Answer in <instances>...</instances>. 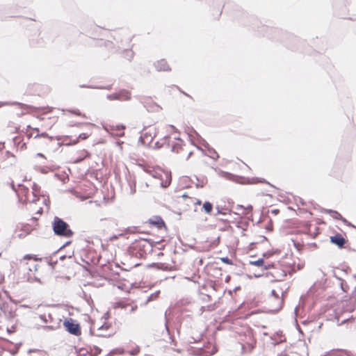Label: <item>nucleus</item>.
<instances>
[{"label":"nucleus","instance_id":"de8ad7c7","mask_svg":"<svg viewBox=\"0 0 356 356\" xmlns=\"http://www.w3.org/2000/svg\"><path fill=\"white\" fill-rule=\"evenodd\" d=\"M270 301L271 306H270V308L269 309V312L271 313V314H275L270 309L276 306V302H274L273 300H272V298H270Z\"/></svg>","mask_w":356,"mask_h":356},{"label":"nucleus","instance_id":"69168bd1","mask_svg":"<svg viewBox=\"0 0 356 356\" xmlns=\"http://www.w3.org/2000/svg\"><path fill=\"white\" fill-rule=\"evenodd\" d=\"M293 241V245L297 248L298 249L299 246L300 245V243L298 242H296L294 241Z\"/></svg>","mask_w":356,"mask_h":356},{"label":"nucleus","instance_id":"4468645a","mask_svg":"<svg viewBox=\"0 0 356 356\" xmlns=\"http://www.w3.org/2000/svg\"><path fill=\"white\" fill-rule=\"evenodd\" d=\"M195 179L197 181V183L195 185L197 188H203L208 181L207 177L204 175H201L200 177L195 176Z\"/></svg>","mask_w":356,"mask_h":356},{"label":"nucleus","instance_id":"4be33fe9","mask_svg":"<svg viewBox=\"0 0 356 356\" xmlns=\"http://www.w3.org/2000/svg\"><path fill=\"white\" fill-rule=\"evenodd\" d=\"M36 170H39L42 174H47L49 171H53L54 168L48 166H39L37 167Z\"/></svg>","mask_w":356,"mask_h":356},{"label":"nucleus","instance_id":"c85d7f7f","mask_svg":"<svg viewBox=\"0 0 356 356\" xmlns=\"http://www.w3.org/2000/svg\"><path fill=\"white\" fill-rule=\"evenodd\" d=\"M159 294H160V291H155L154 293L150 294L148 296L147 301L150 302V301L156 300L159 296Z\"/></svg>","mask_w":356,"mask_h":356},{"label":"nucleus","instance_id":"c756f323","mask_svg":"<svg viewBox=\"0 0 356 356\" xmlns=\"http://www.w3.org/2000/svg\"><path fill=\"white\" fill-rule=\"evenodd\" d=\"M148 137H150L149 143H152L153 140V137H152L150 134L145 133L143 136H141L139 138V141H140L142 143H145V139H147Z\"/></svg>","mask_w":356,"mask_h":356},{"label":"nucleus","instance_id":"7c9ffc66","mask_svg":"<svg viewBox=\"0 0 356 356\" xmlns=\"http://www.w3.org/2000/svg\"><path fill=\"white\" fill-rule=\"evenodd\" d=\"M220 173L222 177H223L227 179H232V177H234V175H232V173L228 172H225V171L221 170Z\"/></svg>","mask_w":356,"mask_h":356},{"label":"nucleus","instance_id":"a211bd4d","mask_svg":"<svg viewBox=\"0 0 356 356\" xmlns=\"http://www.w3.org/2000/svg\"><path fill=\"white\" fill-rule=\"evenodd\" d=\"M17 187L19 188L18 192L19 193V195L21 194L26 195L29 193V188L26 186H25L24 185H23L22 184H19L17 185ZM18 198H19V201H22V199L20 197Z\"/></svg>","mask_w":356,"mask_h":356},{"label":"nucleus","instance_id":"5701e85b","mask_svg":"<svg viewBox=\"0 0 356 356\" xmlns=\"http://www.w3.org/2000/svg\"><path fill=\"white\" fill-rule=\"evenodd\" d=\"M208 156L214 159V160H217L218 158H219V155L217 153V152L212 147H211L210 149H209L208 150Z\"/></svg>","mask_w":356,"mask_h":356},{"label":"nucleus","instance_id":"39448f33","mask_svg":"<svg viewBox=\"0 0 356 356\" xmlns=\"http://www.w3.org/2000/svg\"><path fill=\"white\" fill-rule=\"evenodd\" d=\"M271 296L272 300L276 302V306L272 308L270 310L274 313H277L282 308L284 305V299L283 298H280L279 295L275 290H272Z\"/></svg>","mask_w":356,"mask_h":356},{"label":"nucleus","instance_id":"3c124183","mask_svg":"<svg viewBox=\"0 0 356 356\" xmlns=\"http://www.w3.org/2000/svg\"><path fill=\"white\" fill-rule=\"evenodd\" d=\"M57 264V260L56 261H53L52 259L50 260V261L49 262V264L54 268V266L56 265Z\"/></svg>","mask_w":356,"mask_h":356},{"label":"nucleus","instance_id":"603ef678","mask_svg":"<svg viewBox=\"0 0 356 356\" xmlns=\"http://www.w3.org/2000/svg\"><path fill=\"white\" fill-rule=\"evenodd\" d=\"M203 146L208 150L209 149L211 148L210 145H209V143L204 140L203 143H202Z\"/></svg>","mask_w":356,"mask_h":356},{"label":"nucleus","instance_id":"dca6fc26","mask_svg":"<svg viewBox=\"0 0 356 356\" xmlns=\"http://www.w3.org/2000/svg\"><path fill=\"white\" fill-rule=\"evenodd\" d=\"M213 208V204L209 201H206L202 205V210L207 214L211 213Z\"/></svg>","mask_w":356,"mask_h":356},{"label":"nucleus","instance_id":"052dcab7","mask_svg":"<svg viewBox=\"0 0 356 356\" xmlns=\"http://www.w3.org/2000/svg\"><path fill=\"white\" fill-rule=\"evenodd\" d=\"M71 243H72V241H68L65 242V243L64 245H63L60 248L59 250H61L62 248H65V247L67 246V245H70Z\"/></svg>","mask_w":356,"mask_h":356},{"label":"nucleus","instance_id":"6ab92c4d","mask_svg":"<svg viewBox=\"0 0 356 356\" xmlns=\"http://www.w3.org/2000/svg\"><path fill=\"white\" fill-rule=\"evenodd\" d=\"M147 172L156 179H159L160 180L163 179L162 174L154 169L149 170Z\"/></svg>","mask_w":356,"mask_h":356},{"label":"nucleus","instance_id":"a878e982","mask_svg":"<svg viewBox=\"0 0 356 356\" xmlns=\"http://www.w3.org/2000/svg\"><path fill=\"white\" fill-rule=\"evenodd\" d=\"M249 264L252 266H264V258H259V259L256 261H250Z\"/></svg>","mask_w":356,"mask_h":356},{"label":"nucleus","instance_id":"bb28decb","mask_svg":"<svg viewBox=\"0 0 356 356\" xmlns=\"http://www.w3.org/2000/svg\"><path fill=\"white\" fill-rule=\"evenodd\" d=\"M89 137V134L87 133H82L80 134L78 138L73 140L72 144L75 145L80 140H85L87 139Z\"/></svg>","mask_w":356,"mask_h":356},{"label":"nucleus","instance_id":"f8f14e48","mask_svg":"<svg viewBox=\"0 0 356 356\" xmlns=\"http://www.w3.org/2000/svg\"><path fill=\"white\" fill-rule=\"evenodd\" d=\"M150 267L156 268L159 270H172V267L170 264H167L165 263H152L149 265Z\"/></svg>","mask_w":356,"mask_h":356},{"label":"nucleus","instance_id":"412c9836","mask_svg":"<svg viewBox=\"0 0 356 356\" xmlns=\"http://www.w3.org/2000/svg\"><path fill=\"white\" fill-rule=\"evenodd\" d=\"M76 353L77 354V356H86L88 354L90 353V348H79L76 349Z\"/></svg>","mask_w":356,"mask_h":356},{"label":"nucleus","instance_id":"680f3d73","mask_svg":"<svg viewBox=\"0 0 356 356\" xmlns=\"http://www.w3.org/2000/svg\"><path fill=\"white\" fill-rule=\"evenodd\" d=\"M177 89L181 92L183 93L184 95H186V97H188L190 98H192L191 95H189L188 94H187L186 92L182 91L178 86H177Z\"/></svg>","mask_w":356,"mask_h":356},{"label":"nucleus","instance_id":"1a4fd4ad","mask_svg":"<svg viewBox=\"0 0 356 356\" xmlns=\"http://www.w3.org/2000/svg\"><path fill=\"white\" fill-rule=\"evenodd\" d=\"M19 105L22 108L24 109H30L31 111H36L38 108L31 105H27L25 104L19 103L17 102H0V107L5 105Z\"/></svg>","mask_w":356,"mask_h":356},{"label":"nucleus","instance_id":"20e7f679","mask_svg":"<svg viewBox=\"0 0 356 356\" xmlns=\"http://www.w3.org/2000/svg\"><path fill=\"white\" fill-rule=\"evenodd\" d=\"M110 327H111V325L110 324L104 323L103 325H102L98 328V330H97L98 332L97 333H95V332L92 330V329L90 328V334L91 335H94V336H96V337H98L108 338V337H112L114 334V333L113 332L106 333V332H104V330H108Z\"/></svg>","mask_w":356,"mask_h":356},{"label":"nucleus","instance_id":"f257e3e1","mask_svg":"<svg viewBox=\"0 0 356 356\" xmlns=\"http://www.w3.org/2000/svg\"><path fill=\"white\" fill-rule=\"evenodd\" d=\"M152 245L149 240L141 238L134 242L127 249V252L131 257L145 258L147 250H152Z\"/></svg>","mask_w":356,"mask_h":356},{"label":"nucleus","instance_id":"37998d69","mask_svg":"<svg viewBox=\"0 0 356 356\" xmlns=\"http://www.w3.org/2000/svg\"><path fill=\"white\" fill-rule=\"evenodd\" d=\"M10 187H11V188H12V190H13V191H15V193H16V195H17V197H19V193L18 191L17 190L16 186H15V185L14 182H13V181H12V182L10 184Z\"/></svg>","mask_w":356,"mask_h":356},{"label":"nucleus","instance_id":"a19ab883","mask_svg":"<svg viewBox=\"0 0 356 356\" xmlns=\"http://www.w3.org/2000/svg\"><path fill=\"white\" fill-rule=\"evenodd\" d=\"M40 137L48 138L51 140H53V137L49 136L46 132H43L42 134H37V135L34 138H40Z\"/></svg>","mask_w":356,"mask_h":356},{"label":"nucleus","instance_id":"c03bdc74","mask_svg":"<svg viewBox=\"0 0 356 356\" xmlns=\"http://www.w3.org/2000/svg\"><path fill=\"white\" fill-rule=\"evenodd\" d=\"M343 223H345L346 225L350 226V227H353L354 228L356 229V227L353 225H352L350 222H348L346 218H344L343 216H342V218L340 219Z\"/></svg>","mask_w":356,"mask_h":356},{"label":"nucleus","instance_id":"f704fd0d","mask_svg":"<svg viewBox=\"0 0 356 356\" xmlns=\"http://www.w3.org/2000/svg\"><path fill=\"white\" fill-rule=\"evenodd\" d=\"M335 277L339 280H341V289H342L343 291L344 292H346L347 291V288H348V286L346 285V284H344L345 281L342 279H341L340 277H338L337 276H335Z\"/></svg>","mask_w":356,"mask_h":356},{"label":"nucleus","instance_id":"4c0bfd02","mask_svg":"<svg viewBox=\"0 0 356 356\" xmlns=\"http://www.w3.org/2000/svg\"><path fill=\"white\" fill-rule=\"evenodd\" d=\"M71 113H73L76 115H78V116H81L83 118H86V115L85 114H83L81 113V112L79 110V109H72V110H70L69 111Z\"/></svg>","mask_w":356,"mask_h":356},{"label":"nucleus","instance_id":"ddd939ff","mask_svg":"<svg viewBox=\"0 0 356 356\" xmlns=\"http://www.w3.org/2000/svg\"><path fill=\"white\" fill-rule=\"evenodd\" d=\"M170 136H165L163 138L162 142L157 141L155 143L154 148L156 149H159L161 148L165 144H167L168 146H170Z\"/></svg>","mask_w":356,"mask_h":356},{"label":"nucleus","instance_id":"49530a36","mask_svg":"<svg viewBox=\"0 0 356 356\" xmlns=\"http://www.w3.org/2000/svg\"><path fill=\"white\" fill-rule=\"evenodd\" d=\"M130 188H131V193L134 194L136 192V182L134 181L132 184L130 183Z\"/></svg>","mask_w":356,"mask_h":356},{"label":"nucleus","instance_id":"5fc2aeb1","mask_svg":"<svg viewBox=\"0 0 356 356\" xmlns=\"http://www.w3.org/2000/svg\"><path fill=\"white\" fill-rule=\"evenodd\" d=\"M31 258H35V255H32V254H26L24 256V259H30Z\"/></svg>","mask_w":356,"mask_h":356},{"label":"nucleus","instance_id":"72a5a7b5","mask_svg":"<svg viewBox=\"0 0 356 356\" xmlns=\"http://www.w3.org/2000/svg\"><path fill=\"white\" fill-rule=\"evenodd\" d=\"M32 189H33V195L34 196H36V193L38 192H39L40 190V186L38 184H37L36 183H33Z\"/></svg>","mask_w":356,"mask_h":356},{"label":"nucleus","instance_id":"f3484780","mask_svg":"<svg viewBox=\"0 0 356 356\" xmlns=\"http://www.w3.org/2000/svg\"><path fill=\"white\" fill-rule=\"evenodd\" d=\"M171 179H172L171 175L168 172H166L165 173V181H163V179L161 180V186L164 188L169 186V185L171 183Z\"/></svg>","mask_w":356,"mask_h":356},{"label":"nucleus","instance_id":"9b49d317","mask_svg":"<svg viewBox=\"0 0 356 356\" xmlns=\"http://www.w3.org/2000/svg\"><path fill=\"white\" fill-rule=\"evenodd\" d=\"M118 101H129L131 98V92L126 89H121L118 92Z\"/></svg>","mask_w":356,"mask_h":356},{"label":"nucleus","instance_id":"bf43d9fd","mask_svg":"<svg viewBox=\"0 0 356 356\" xmlns=\"http://www.w3.org/2000/svg\"><path fill=\"white\" fill-rule=\"evenodd\" d=\"M216 209H217V211H218L217 214H225V213H223V212L222 211V208H221V207H220L219 206H218V207H216Z\"/></svg>","mask_w":356,"mask_h":356},{"label":"nucleus","instance_id":"8fccbe9b","mask_svg":"<svg viewBox=\"0 0 356 356\" xmlns=\"http://www.w3.org/2000/svg\"><path fill=\"white\" fill-rule=\"evenodd\" d=\"M273 266H274V264L273 263L268 264L267 265H264V270H268V269H270V268H272Z\"/></svg>","mask_w":356,"mask_h":356},{"label":"nucleus","instance_id":"e433bc0d","mask_svg":"<svg viewBox=\"0 0 356 356\" xmlns=\"http://www.w3.org/2000/svg\"><path fill=\"white\" fill-rule=\"evenodd\" d=\"M139 352H140V348H139V346H136L134 349L129 350V354L132 356H136L139 353Z\"/></svg>","mask_w":356,"mask_h":356},{"label":"nucleus","instance_id":"0e129e2a","mask_svg":"<svg viewBox=\"0 0 356 356\" xmlns=\"http://www.w3.org/2000/svg\"><path fill=\"white\" fill-rule=\"evenodd\" d=\"M279 212H280L279 209H273V210L271 211V213H273V214H275V215L278 214V213H279Z\"/></svg>","mask_w":356,"mask_h":356},{"label":"nucleus","instance_id":"a18cd8bd","mask_svg":"<svg viewBox=\"0 0 356 356\" xmlns=\"http://www.w3.org/2000/svg\"><path fill=\"white\" fill-rule=\"evenodd\" d=\"M112 85H109L107 86H96L95 89H101V90H111Z\"/></svg>","mask_w":356,"mask_h":356},{"label":"nucleus","instance_id":"9d476101","mask_svg":"<svg viewBox=\"0 0 356 356\" xmlns=\"http://www.w3.org/2000/svg\"><path fill=\"white\" fill-rule=\"evenodd\" d=\"M155 68L157 71H170L171 69L165 59L158 60L154 63Z\"/></svg>","mask_w":356,"mask_h":356},{"label":"nucleus","instance_id":"79ce46f5","mask_svg":"<svg viewBox=\"0 0 356 356\" xmlns=\"http://www.w3.org/2000/svg\"><path fill=\"white\" fill-rule=\"evenodd\" d=\"M220 260L226 264H228V265H232L233 264V262L232 261V259H230L229 257H222L220 258Z\"/></svg>","mask_w":356,"mask_h":356},{"label":"nucleus","instance_id":"864d4df0","mask_svg":"<svg viewBox=\"0 0 356 356\" xmlns=\"http://www.w3.org/2000/svg\"><path fill=\"white\" fill-rule=\"evenodd\" d=\"M66 257L71 258L72 255H65H65H61V256H60L59 259L60 261H63Z\"/></svg>","mask_w":356,"mask_h":356},{"label":"nucleus","instance_id":"09e8293b","mask_svg":"<svg viewBox=\"0 0 356 356\" xmlns=\"http://www.w3.org/2000/svg\"><path fill=\"white\" fill-rule=\"evenodd\" d=\"M43 328L46 330H55V327H54L52 325H45V326H43Z\"/></svg>","mask_w":356,"mask_h":356},{"label":"nucleus","instance_id":"338daca9","mask_svg":"<svg viewBox=\"0 0 356 356\" xmlns=\"http://www.w3.org/2000/svg\"><path fill=\"white\" fill-rule=\"evenodd\" d=\"M252 209H253V207H252V205H248V206L245 208V209H247L248 211H251L252 210Z\"/></svg>","mask_w":356,"mask_h":356},{"label":"nucleus","instance_id":"774afa93","mask_svg":"<svg viewBox=\"0 0 356 356\" xmlns=\"http://www.w3.org/2000/svg\"><path fill=\"white\" fill-rule=\"evenodd\" d=\"M194 204H195V205H200V204H202V202H201V200H196V202H194Z\"/></svg>","mask_w":356,"mask_h":356},{"label":"nucleus","instance_id":"cd10ccee","mask_svg":"<svg viewBox=\"0 0 356 356\" xmlns=\"http://www.w3.org/2000/svg\"><path fill=\"white\" fill-rule=\"evenodd\" d=\"M54 176L60 181H62L63 184L66 183L69 180L68 175L64 174L63 175H60L58 173H56Z\"/></svg>","mask_w":356,"mask_h":356},{"label":"nucleus","instance_id":"0eeeda50","mask_svg":"<svg viewBox=\"0 0 356 356\" xmlns=\"http://www.w3.org/2000/svg\"><path fill=\"white\" fill-rule=\"evenodd\" d=\"M330 242L338 246L339 248H343L347 241L342 236L341 234H336L330 236Z\"/></svg>","mask_w":356,"mask_h":356},{"label":"nucleus","instance_id":"7ed1b4c3","mask_svg":"<svg viewBox=\"0 0 356 356\" xmlns=\"http://www.w3.org/2000/svg\"><path fill=\"white\" fill-rule=\"evenodd\" d=\"M63 326L65 330L72 335L78 337L81 334L80 324L72 318H65Z\"/></svg>","mask_w":356,"mask_h":356},{"label":"nucleus","instance_id":"393cba45","mask_svg":"<svg viewBox=\"0 0 356 356\" xmlns=\"http://www.w3.org/2000/svg\"><path fill=\"white\" fill-rule=\"evenodd\" d=\"M40 318L44 323H47L48 322H52L53 321V317L51 314H49L47 316L45 314H42L40 316Z\"/></svg>","mask_w":356,"mask_h":356},{"label":"nucleus","instance_id":"c9c22d12","mask_svg":"<svg viewBox=\"0 0 356 356\" xmlns=\"http://www.w3.org/2000/svg\"><path fill=\"white\" fill-rule=\"evenodd\" d=\"M92 349V355H94V356H97L102 352V349L96 346H94Z\"/></svg>","mask_w":356,"mask_h":356},{"label":"nucleus","instance_id":"e2e57ef3","mask_svg":"<svg viewBox=\"0 0 356 356\" xmlns=\"http://www.w3.org/2000/svg\"><path fill=\"white\" fill-rule=\"evenodd\" d=\"M177 89L181 92L183 93L184 95H186V97H188L190 98H192L191 95H189L188 94H187L186 92L182 91L178 86H177Z\"/></svg>","mask_w":356,"mask_h":356},{"label":"nucleus","instance_id":"473e14b6","mask_svg":"<svg viewBox=\"0 0 356 356\" xmlns=\"http://www.w3.org/2000/svg\"><path fill=\"white\" fill-rule=\"evenodd\" d=\"M181 149V146L179 143H174L172 145V152H173L178 153Z\"/></svg>","mask_w":356,"mask_h":356},{"label":"nucleus","instance_id":"b1692460","mask_svg":"<svg viewBox=\"0 0 356 356\" xmlns=\"http://www.w3.org/2000/svg\"><path fill=\"white\" fill-rule=\"evenodd\" d=\"M134 53L131 49H125L123 51V56L129 60H131L134 57Z\"/></svg>","mask_w":356,"mask_h":356},{"label":"nucleus","instance_id":"2eb2a0df","mask_svg":"<svg viewBox=\"0 0 356 356\" xmlns=\"http://www.w3.org/2000/svg\"><path fill=\"white\" fill-rule=\"evenodd\" d=\"M323 212L330 214L333 218L340 220L342 216L337 211L332 209H323Z\"/></svg>","mask_w":356,"mask_h":356},{"label":"nucleus","instance_id":"6e6d98bb","mask_svg":"<svg viewBox=\"0 0 356 356\" xmlns=\"http://www.w3.org/2000/svg\"><path fill=\"white\" fill-rule=\"evenodd\" d=\"M272 255L271 253L266 252L263 254V258H268Z\"/></svg>","mask_w":356,"mask_h":356},{"label":"nucleus","instance_id":"13d9d810","mask_svg":"<svg viewBox=\"0 0 356 356\" xmlns=\"http://www.w3.org/2000/svg\"><path fill=\"white\" fill-rule=\"evenodd\" d=\"M85 159V157H79L76 159L75 162L76 163H81V161H83V159Z\"/></svg>","mask_w":356,"mask_h":356},{"label":"nucleus","instance_id":"2f4dec72","mask_svg":"<svg viewBox=\"0 0 356 356\" xmlns=\"http://www.w3.org/2000/svg\"><path fill=\"white\" fill-rule=\"evenodd\" d=\"M106 98L108 100H111V101L118 100V99H120L118 97V92H114V93H112V94L107 95Z\"/></svg>","mask_w":356,"mask_h":356},{"label":"nucleus","instance_id":"ea45409f","mask_svg":"<svg viewBox=\"0 0 356 356\" xmlns=\"http://www.w3.org/2000/svg\"><path fill=\"white\" fill-rule=\"evenodd\" d=\"M165 330H166V331L168 332V335L169 337V339L171 340V342H175L174 337L171 335V334L170 332V330H169V327L168 326V321L167 320L165 321Z\"/></svg>","mask_w":356,"mask_h":356},{"label":"nucleus","instance_id":"423d86ee","mask_svg":"<svg viewBox=\"0 0 356 356\" xmlns=\"http://www.w3.org/2000/svg\"><path fill=\"white\" fill-rule=\"evenodd\" d=\"M195 352L197 356H211L217 352V349L215 346L209 344L205 348H198Z\"/></svg>","mask_w":356,"mask_h":356},{"label":"nucleus","instance_id":"aec40b11","mask_svg":"<svg viewBox=\"0 0 356 356\" xmlns=\"http://www.w3.org/2000/svg\"><path fill=\"white\" fill-rule=\"evenodd\" d=\"M250 184H257V183H265L268 185H270L271 187L275 188L273 185L270 184L268 181H267L266 179L263 178H259V177H253L252 178V181L250 182Z\"/></svg>","mask_w":356,"mask_h":356},{"label":"nucleus","instance_id":"58836bf2","mask_svg":"<svg viewBox=\"0 0 356 356\" xmlns=\"http://www.w3.org/2000/svg\"><path fill=\"white\" fill-rule=\"evenodd\" d=\"M125 129V126L123 125V124H120V125H117L116 126V130L118 131H122V133L121 134H118V136L121 137V136H123L124 134V132L123 131V130Z\"/></svg>","mask_w":356,"mask_h":356},{"label":"nucleus","instance_id":"6e6552de","mask_svg":"<svg viewBox=\"0 0 356 356\" xmlns=\"http://www.w3.org/2000/svg\"><path fill=\"white\" fill-rule=\"evenodd\" d=\"M149 222L152 225L157 227L158 229H161L162 227H165V223L163 218L159 216H155L153 218L149 219Z\"/></svg>","mask_w":356,"mask_h":356},{"label":"nucleus","instance_id":"4d7b16f0","mask_svg":"<svg viewBox=\"0 0 356 356\" xmlns=\"http://www.w3.org/2000/svg\"><path fill=\"white\" fill-rule=\"evenodd\" d=\"M80 88H95L96 86H88V85H80Z\"/></svg>","mask_w":356,"mask_h":356},{"label":"nucleus","instance_id":"f03ea898","mask_svg":"<svg viewBox=\"0 0 356 356\" xmlns=\"http://www.w3.org/2000/svg\"><path fill=\"white\" fill-rule=\"evenodd\" d=\"M51 227L54 234L60 237L71 238L74 234L70 225L58 216H54Z\"/></svg>","mask_w":356,"mask_h":356}]
</instances>
